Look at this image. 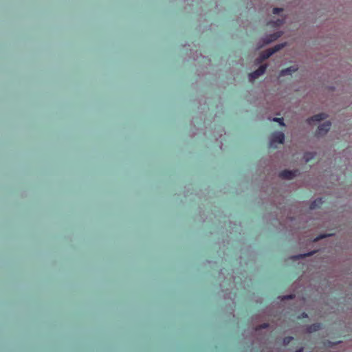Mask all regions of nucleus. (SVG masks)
I'll use <instances>...</instances> for the list:
<instances>
[{"label": "nucleus", "mask_w": 352, "mask_h": 352, "mask_svg": "<svg viewBox=\"0 0 352 352\" xmlns=\"http://www.w3.org/2000/svg\"><path fill=\"white\" fill-rule=\"evenodd\" d=\"M284 45V44H278L272 48L263 51L261 55V60H263L270 58L273 54L282 49Z\"/></svg>", "instance_id": "nucleus-1"}, {"label": "nucleus", "mask_w": 352, "mask_h": 352, "mask_svg": "<svg viewBox=\"0 0 352 352\" xmlns=\"http://www.w3.org/2000/svg\"><path fill=\"white\" fill-rule=\"evenodd\" d=\"M285 140V135L282 132H275L272 133L270 146L272 147L274 143L283 144Z\"/></svg>", "instance_id": "nucleus-2"}, {"label": "nucleus", "mask_w": 352, "mask_h": 352, "mask_svg": "<svg viewBox=\"0 0 352 352\" xmlns=\"http://www.w3.org/2000/svg\"><path fill=\"white\" fill-rule=\"evenodd\" d=\"M331 126V123L329 121H327V122H324L323 124H320L318 127V130L316 131V135L317 136L324 135L330 130Z\"/></svg>", "instance_id": "nucleus-3"}, {"label": "nucleus", "mask_w": 352, "mask_h": 352, "mask_svg": "<svg viewBox=\"0 0 352 352\" xmlns=\"http://www.w3.org/2000/svg\"><path fill=\"white\" fill-rule=\"evenodd\" d=\"M267 69V65H261L256 70L250 73L249 77L250 80H255L263 75Z\"/></svg>", "instance_id": "nucleus-4"}, {"label": "nucleus", "mask_w": 352, "mask_h": 352, "mask_svg": "<svg viewBox=\"0 0 352 352\" xmlns=\"http://www.w3.org/2000/svg\"><path fill=\"white\" fill-rule=\"evenodd\" d=\"M298 170H284L279 173V177L285 179H292L296 175Z\"/></svg>", "instance_id": "nucleus-5"}, {"label": "nucleus", "mask_w": 352, "mask_h": 352, "mask_svg": "<svg viewBox=\"0 0 352 352\" xmlns=\"http://www.w3.org/2000/svg\"><path fill=\"white\" fill-rule=\"evenodd\" d=\"M327 118V115L324 113H320L318 114H316L314 116L308 118L307 120V123L311 124L313 122H320L321 120H324Z\"/></svg>", "instance_id": "nucleus-6"}, {"label": "nucleus", "mask_w": 352, "mask_h": 352, "mask_svg": "<svg viewBox=\"0 0 352 352\" xmlns=\"http://www.w3.org/2000/svg\"><path fill=\"white\" fill-rule=\"evenodd\" d=\"M322 324L321 323H314L307 327L306 331L307 333H311L316 331H318L322 328Z\"/></svg>", "instance_id": "nucleus-7"}, {"label": "nucleus", "mask_w": 352, "mask_h": 352, "mask_svg": "<svg viewBox=\"0 0 352 352\" xmlns=\"http://www.w3.org/2000/svg\"><path fill=\"white\" fill-rule=\"evenodd\" d=\"M298 68L296 66H291L284 69H282L280 72V76H284L287 75H292L294 72L297 71Z\"/></svg>", "instance_id": "nucleus-8"}, {"label": "nucleus", "mask_w": 352, "mask_h": 352, "mask_svg": "<svg viewBox=\"0 0 352 352\" xmlns=\"http://www.w3.org/2000/svg\"><path fill=\"white\" fill-rule=\"evenodd\" d=\"M280 36V34L278 33H274L272 34H270L267 36L266 38H264V44H269L274 41H276L278 37Z\"/></svg>", "instance_id": "nucleus-9"}, {"label": "nucleus", "mask_w": 352, "mask_h": 352, "mask_svg": "<svg viewBox=\"0 0 352 352\" xmlns=\"http://www.w3.org/2000/svg\"><path fill=\"white\" fill-rule=\"evenodd\" d=\"M322 203L323 201L322 198L316 199L311 203L309 208L311 210L320 208L322 206Z\"/></svg>", "instance_id": "nucleus-10"}, {"label": "nucleus", "mask_w": 352, "mask_h": 352, "mask_svg": "<svg viewBox=\"0 0 352 352\" xmlns=\"http://www.w3.org/2000/svg\"><path fill=\"white\" fill-rule=\"evenodd\" d=\"M313 254H314V252H309L307 254H298V255L294 256V258L296 260L300 259V258H303L306 256H311Z\"/></svg>", "instance_id": "nucleus-11"}, {"label": "nucleus", "mask_w": 352, "mask_h": 352, "mask_svg": "<svg viewBox=\"0 0 352 352\" xmlns=\"http://www.w3.org/2000/svg\"><path fill=\"white\" fill-rule=\"evenodd\" d=\"M294 338L292 336H287L283 338V343L284 345H288L292 340H293Z\"/></svg>", "instance_id": "nucleus-12"}, {"label": "nucleus", "mask_w": 352, "mask_h": 352, "mask_svg": "<svg viewBox=\"0 0 352 352\" xmlns=\"http://www.w3.org/2000/svg\"><path fill=\"white\" fill-rule=\"evenodd\" d=\"M269 327L268 323H263L261 325H259L257 328H256V330L262 329H266Z\"/></svg>", "instance_id": "nucleus-13"}, {"label": "nucleus", "mask_w": 352, "mask_h": 352, "mask_svg": "<svg viewBox=\"0 0 352 352\" xmlns=\"http://www.w3.org/2000/svg\"><path fill=\"white\" fill-rule=\"evenodd\" d=\"M273 120L274 122H278L280 125H283V126L284 125L283 118H275L273 119Z\"/></svg>", "instance_id": "nucleus-14"}, {"label": "nucleus", "mask_w": 352, "mask_h": 352, "mask_svg": "<svg viewBox=\"0 0 352 352\" xmlns=\"http://www.w3.org/2000/svg\"><path fill=\"white\" fill-rule=\"evenodd\" d=\"M283 10V8H274L273 9V14H279L280 12H282Z\"/></svg>", "instance_id": "nucleus-15"}, {"label": "nucleus", "mask_w": 352, "mask_h": 352, "mask_svg": "<svg viewBox=\"0 0 352 352\" xmlns=\"http://www.w3.org/2000/svg\"><path fill=\"white\" fill-rule=\"evenodd\" d=\"M308 318V315L307 313L305 312H302L298 316V319H302V318Z\"/></svg>", "instance_id": "nucleus-16"}, {"label": "nucleus", "mask_w": 352, "mask_h": 352, "mask_svg": "<svg viewBox=\"0 0 352 352\" xmlns=\"http://www.w3.org/2000/svg\"><path fill=\"white\" fill-rule=\"evenodd\" d=\"M312 153H306L305 154V159H306V162H309L311 158H312Z\"/></svg>", "instance_id": "nucleus-17"}, {"label": "nucleus", "mask_w": 352, "mask_h": 352, "mask_svg": "<svg viewBox=\"0 0 352 352\" xmlns=\"http://www.w3.org/2000/svg\"><path fill=\"white\" fill-rule=\"evenodd\" d=\"M294 298V295L293 294H290V295H287V296H285L283 299L285 300V299H293Z\"/></svg>", "instance_id": "nucleus-18"}, {"label": "nucleus", "mask_w": 352, "mask_h": 352, "mask_svg": "<svg viewBox=\"0 0 352 352\" xmlns=\"http://www.w3.org/2000/svg\"><path fill=\"white\" fill-rule=\"evenodd\" d=\"M283 23V20H280V19H278L275 22V25H277V26H279V25H282Z\"/></svg>", "instance_id": "nucleus-19"}, {"label": "nucleus", "mask_w": 352, "mask_h": 352, "mask_svg": "<svg viewBox=\"0 0 352 352\" xmlns=\"http://www.w3.org/2000/svg\"><path fill=\"white\" fill-rule=\"evenodd\" d=\"M324 236H325L324 235H320V236H317V237L314 239V241H318V240H320V239H321L324 238Z\"/></svg>", "instance_id": "nucleus-20"}, {"label": "nucleus", "mask_w": 352, "mask_h": 352, "mask_svg": "<svg viewBox=\"0 0 352 352\" xmlns=\"http://www.w3.org/2000/svg\"><path fill=\"white\" fill-rule=\"evenodd\" d=\"M304 351V349L302 347L297 349L295 352H303Z\"/></svg>", "instance_id": "nucleus-21"}]
</instances>
